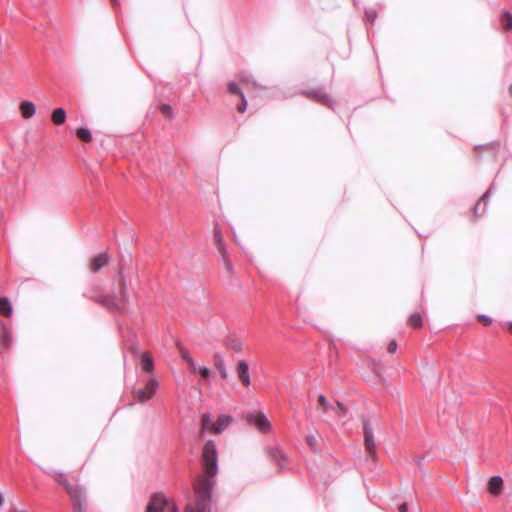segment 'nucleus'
<instances>
[{
    "label": "nucleus",
    "mask_w": 512,
    "mask_h": 512,
    "mask_svg": "<svg viewBox=\"0 0 512 512\" xmlns=\"http://www.w3.org/2000/svg\"><path fill=\"white\" fill-rule=\"evenodd\" d=\"M239 79L243 83H249L250 81V75L246 72H243L240 74Z\"/></svg>",
    "instance_id": "obj_37"
},
{
    "label": "nucleus",
    "mask_w": 512,
    "mask_h": 512,
    "mask_svg": "<svg viewBox=\"0 0 512 512\" xmlns=\"http://www.w3.org/2000/svg\"><path fill=\"white\" fill-rule=\"evenodd\" d=\"M501 24L505 30L512 29V15L509 12H504L501 16Z\"/></svg>",
    "instance_id": "obj_23"
},
{
    "label": "nucleus",
    "mask_w": 512,
    "mask_h": 512,
    "mask_svg": "<svg viewBox=\"0 0 512 512\" xmlns=\"http://www.w3.org/2000/svg\"><path fill=\"white\" fill-rule=\"evenodd\" d=\"M509 330L512 332V322L508 323Z\"/></svg>",
    "instance_id": "obj_43"
},
{
    "label": "nucleus",
    "mask_w": 512,
    "mask_h": 512,
    "mask_svg": "<svg viewBox=\"0 0 512 512\" xmlns=\"http://www.w3.org/2000/svg\"><path fill=\"white\" fill-rule=\"evenodd\" d=\"M54 480L62 485L69 494L75 512H85V494L81 487L73 485L69 482L67 476L62 471L50 470L46 471Z\"/></svg>",
    "instance_id": "obj_2"
},
{
    "label": "nucleus",
    "mask_w": 512,
    "mask_h": 512,
    "mask_svg": "<svg viewBox=\"0 0 512 512\" xmlns=\"http://www.w3.org/2000/svg\"><path fill=\"white\" fill-rule=\"evenodd\" d=\"M198 372L203 378H208L210 376V370L207 367H200Z\"/></svg>",
    "instance_id": "obj_34"
},
{
    "label": "nucleus",
    "mask_w": 512,
    "mask_h": 512,
    "mask_svg": "<svg viewBox=\"0 0 512 512\" xmlns=\"http://www.w3.org/2000/svg\"><path fill=\"white\" fill-rule=\"evenodd\" d=\"M51 120L55 125H62L66 120V111L63 108H57L52 112Z\"/></svg>",
    "instance_id": "obj_19"
},
{
    "label": "nucleus",
    "mask_w": 512,
    "mask_h": 512,
    "mask_svg": "<svg viewBox=\"0 0 512 512\" xmlns=\"http://www.w3.org/2000/svg\"><path fill=\"white\" fill-rule=\"evenodd\" d=\"M132 351H133L134 353H136V351H137L136 347H132Z\"/></svg>",
    "instance_id": "obj_45"
},
{
    "label": "nucleus",
    "mask_w": 512,
    "mask_h": 512,
    "mask_svg": "<svg viewBox=\"0 0 512 512\" xmlns=\"http://www.w3.org/2000/svg\"><path fill=\"white\" fill-rule=\"evenodd\" d=\"M366 17L371 23H374L376 19V12L374 10H367L366 11Z\"/></svg>",
    "instance_id": "obj_33"
},
{
    "label": "nucleus",
    "mask_w": 512,
    "mask_h": 512,
    "mask_svg": "<svg viewBox=\"0 0 512 512\" xmlns=\"http://www.w3.org/2000/svg\"><path fill=\"white\" fill-rule=\"evenodd\" d=\"M398 510H399V512H407V504H406V503H402V504L398 507Z\"/></svg>",
    "instance_id": "obj_39"
},
{
    "label": "nucleus",
    "mask_w": 512,
    "mask_h": 512,
    "mask_svg": "<svg viewBox=\"0 0 512 512\" xmlns=\"http://www.w3.org/2000/svg\"><path fill=\"white\" fill-rule=\"evenodd\" d=\"M13 312L11 302L8 298L3 297L0 299V313L3 316L9 317Z\"/></svg>",
    "instance_id": "obj_20"
},
{
    "label": "nucleus",
    "mask_w": 512,
    "mask_h": 512,
    "mask_svg": "<svg viewBox=\"0 0 512 512\" xmlns=\"http://www.w3.org/2000/svg\"><path fill=\"white\" fill-rule=\"evenodd\" d=\"M180 352H181V357L183 358V360H185L189 364L191 370L195 373L197 371V367H196V363L193 360V358L191 357V355L184 349H181Z\"/></svg>",
    "instance_id": "obj_24"
},
{
    "label": "nucleus",
    "mask_w": 512,
    "mask_h": 512,
    "mask_svg": "<svg viewBox=\"0 0 512 512\" xmlns=\"http://www.w3.org/2000/svg\"><path fill=\"white\" fill-rule=\"evenodd\" d=\"M267 453L269 457L273 461H275L280 467L284 466L286 455L282 449H280L279 447H269L267 448Z\"/></svg>",
    "instance_id": "obj_14"
},
{
    "label": "nucleus",
    "mask_w": 512,
    "mask_h": 512,
    "mask_svg": "<svg viewBox=\"0 0 512 512\" xmlns=\"http://www.w3.org/2000/svg\"><path fill=\"white\" fill-rule=\"evenodd\" d=\"M230 347L233 350L239 352V351L242 350L243 345H242V343L240 341H232V343L230 344Z\"/></svg>",
    "instance_id": "obj_32"
},
{
    "label": "nucleus",
    "mask_w": 512,
    "mask_h": 512,
    "mask_svg": "<svg viewBox=\"0 0 512 512\" xmlns=\"http://www.w3.org/2000/svg\"><path fill=\"white\" fill-rule=\"evenodd\" d=\"M10 512H28V511H25V510H17V509H12V510H10Z\"/></svg>",
    "instance_id": "obj_42"
},
{
    "label": "nucleus",
    "mask_w": 512,
    "mask_h": 512,
    "mask_svg": "<svg viewBox=\"0 0 512 512\" xmlns=\"http://www.w3.org/2000/svg\"><path fill=\"white\" fill-rule=\"evenodd\" d=\"M4 503V497L3 495L0 493V507L3 505Z\"/></svg>",
    "instance_id": "obj_40"
},
{
    "label": "nucleus",
    "mask_w": 512,
    "mask_h": 512,
    "mask_svg": "<svg viewBox=\"0 0 512 512\" xmlns=\"http://www.w3.org/2000/svg\"><path fill=\"white\" fill-rule=\"evenodd\" d=\"M120 276V294L121 297L117 298L116 295L111 294L104 297H97L95 301L110 311L120 310L122 306L127 302V284L123 270L119 271Z\"/></svg>",
    "instance_id": "obj_3"
},
{
    "label": "nucleus",
    "mask_w": 512,
    "mask_h": 512,
    "mask_svg": "<svg viewBox=\"0 0 512 512\" xmlns=\"http://www.w3.org/2000/svg\"><path fill=\"white\" fill-rule=\"evenodd\" d=\"M158 388V382L156 379H150L143 389H140L136 393V398L139 402H146L151 399Z\"/></svg>",
    "instance_id": "obj_7"
},
{
    "label": "nucleus",
    "mask_w": 512,
    "mask_h": 512,
    "mask_svg": "<svg viewBox=\"0 0 512 512\" xmlns=\"http://www.w3.org/2000/svg\"><path fill=\"white\" fill-rule=\"evenodd\" d=\"M77 136H78L81 140H83V141H85V142H90V141H91V139H92L91 132L89 131V129L84 128V127L79 128V129L77 130Z\"/></svg>",
    "instance_id": "obj_26"
},
{
    "label": "nucleus",
    "mask_w": 512,
    "mask_h": 512,
    "mask_svg": "<svg viewBox=\"0 0 512 512\" xmlns=\"http://www.w3.org/2000/svg\"><path fill=\"white\" fill-rule=\"evenodd\" d=\"M306 442L307 444L309 445V447L313 450L316 449V445H317V440H316V437L314 435H308L307 438H306Z\"/></svg>",
    "instance_id": "obj_30"
},
{
    "label": "nucleus",
    "mask_w": 512,
    "mask_h": 512,
    "mask_svg": "<svg viewBox=\"0 0 512 512\" xmlns=\"http://www.w3.org/2000/svg\"><path fill=\"white\" fill-rule=\"evenodd\" d=\"M11 336L10 333L6 329H2L0 335V342L3 346L9 347L11 344Z\"/></svg>",
    "instance_id": "obj_27"
},
{
    "label": "nucleus",
    "mask_w": 512,
    "mask_h": 512,
    "mask_svg": "<svg viewBox=\"0 0 512 512\" xmlns=\"http://www.w3.org/2000/svg\"><path fill=\"white\" fill-rule=\"evenodd\" d=\"M160 111L166 116L171 117L172 116V108L170 105L162 104L160 106Z\"/></svg>",
    "instance_id": "obj_29"
},
{
    "label": "nucleus",
    "mask_w": 512,
    "mask_h": 512,
    "mask_svg": "<svg viewBox=\"0 0 512 512\" xmlns=\"http://www.w3.org/2000/svg\"><path fill=\"white\" fill-rule=\"evenodd\" d=\"M111 2L113 3V5L115 6H118L119 5V0H111Z\"/></svg>",
    "instance_id": "obj_41"
},
{
    "label": "nucleus",
    "mask_w": 512,
    "mask_h": 512,
    "mask_svg": "<svg viewBox=\"0 0 512 512\" xmlns=\"http://www.w3.org/2000/svg\"><path fill=\"white\" fill-rule=\"evenodd\" d=\"M303 94L310 99H313L321 104H324L326 106H331V99L330 97L322 90V89H312V90H306L303 92Z\"/></svg>",
    "instance_id": "obj_9"
},
{
    "label": "nucleus",
    "mask_w": 512,
    "mask_h": 512,
    "mask_svg": "<svg viewBox=\"0 0 512 512\" xmlns=\"http://www.w3.org/2000/svg\"><path fill=\"white\" fill-rule=\"evenodd\" d=\"M165 508L168 509L167 512H178L177 506L175 504H170L169 502H168V506H166Z\"/></svg>",
    "instance_id": "obj_38"
},
{
    "label": "nucleus",
    "mask_w": 512,
    "mask_h": 512,
    "mask_svg": "<svg viewBox=\"0 0 512 512\" xmlns=\"http://www.w3.org/2000/svg\"><path fill=\"white\" fill-rule=\"evenodd\" d=\"M363 431H364V444L366 451L369 453V455L374 458L376 456L375 451V440H374V433L373 428L369 421H365L363 425Z\"/></svg>",
    "instance_id": "obj_6"
},
{
    "label": "nucleus",
    "mask_w": 512,
    "mask_h": 512,
    "mask_svg": "<svg viewBox=\"0 0 512 512\" xmlns=\"http://www.w3.org/2000/svg\"><path fill=\"white\" fill-rule=\"evenodd\" d=\"M237 376H238V379L240 380V382L244 386L248 387L250 385L251 380H250V375H249V367H248V364L244 360H241L238 362Z\"/></svg>",
    "instance_id": "obj_10"
},
{
    "label": "nucleus",
    "mask_w": 512,
    "mask_h": 512,
    "mask_svg": "<svg viewBox=\"0 0 512 512\" xmlns=\"http://www.w3.org/2000/svg\"><path fill=\"white\" fill-rule=\"evenodd\" d=\"M246 419L250 425L255 426L262 433H268L271 429V422L262 412L248 413Z\"/></svg>",
    "instance_id": "obj_5"
},
{
    "label": "nucleus",
    "mask_w": 512,
    "mask_h": 512,
    "mask_svg": "<svg viewBox=\"0 0 512 512\" xmlns=\"http://www.w3.org/2000/svg\"><path fill=\"white\" fill-rule=\"evenodd\" d=\"M213 238H214V243L217 246L219 253L222 255V257L225 261L226 267L228 269H230L231 264L228 260H226V251H225V247H224V242H223L221 232L218 228L214 229Z\"/></svg>",
    "instance_id": "obj_12"
},
{
    "label": "nucleus",
    "mask_w": 512,
    "mask_h": 512,
    "mask_svg": "<svg viewBox=\"0 0 512 512\" xmlns=\"http://www.w3.org/2000/svg\"><path fill=\"white\" fill-rule=\"evenodd\" d=\"M330 409H332V404L329 403L323 394H319L316 410L319 412L320 417L326 418V416L330 413Z\"/></svg>",
    "instance_id": "obj_13"
},
{
    "label": "nucleus",
    "mask_w": 512,
    "mask_h": 512,
    "mask_svg": "<svg viewBox=\"0 0 512 512\" xmlns=\"http://www.w3.org/2000/svg\"><path fill=\"white\" fill-rule=\"evenodd\" d=\"M109 262V256L107 252H103L95 256L90 263V270L92 273H97L101 268L106 266Z\"/></svg>",
    "instance_id": "obj_11"
},
{
    "label": "nucleus",
    "mask_w": 512,
    "mask_h": 512,
    "mask_svg": "<svg viewBox=\"0 0 512 512\" xmlns=\"http://www.w3.org/2000/svg\"><path fill=\"white\" fill-rule=\"evenodd\" d=\"M140 365L141 369L146 373H152L154 370L153 359L147 352L141 354Z\"/></svg>",
    "instance_id": "obj_17"
},
{
    "label": "nucleus",
    "mask_w": 512,
    "mask_h": 512,
    "mask_svg": "<svg viewBox=\"0 0 512 512\" xmlns=\"http://www.w3.org/2000/svg\"><path fill=\"white\" fill-rule=\"evenodd\" d=\"M232 420V417L229 415H220L216 422H213L211 415L204 413L201 417L202 430L220 434L231 424Z\"/></svg>",
    "instance_id": "obj_4"
},
{
    "label": "nucleus",
    "mask_w": 512,
    "mask_h": 512,
    "mask_svg": "<svg viewBox=\"0 0 512 512\" xmlns=\"http://www.w3.org/2000/svg\"><path fill=\"white\" fill-rule=\"evenodd\" d=\"M202 462L204 473L194 487L195 502L187 505L185 512H211V492L216 485L215 477L218 473L216 445L211 440L203 447Z\"/></svg>",
    "instance_id": "obj_1"
},
{
    "label": "nucleus",
    "mask_w": 512,
    "mask_h": 512,
    "mask_svg": "<svg viewBox=\"0 0 512 512\" xmlns=\"http://www.w3.org/2000/svg\"><path fill=\"white\" fill-rule=\"evenodd\" d=\"M241 104L238 106V111L243 113L245 112L246 108H247V101L245 99V96L244 94H241Z\"/></svg>",
    "instance_id": "obj_31"
},
{
    "label": "nucleus",
    "mask_w": 512,
    "mask_h": 512,
    "mask_svg": "<svg viewBox=\"0 0 512 512\" xmlns=\"http://www.w3.org/2000/svg\"><path fill=\"white\" fill-rule=\"evenodd\" d=\"M503 484V480L500 476H493L488 481V489L492 494L500 492Z\"/></svg>",
    "instance_id": "obj_18"
},
{
    "label": "nucleus",
    "mask_w": 512,
    "mask_h": 512,
    "mask_svg": "<svg viewBox=\"0 0 512 512\" xmlns=\"http://www.w3.org/2000/svg\"><path fill=\"white\" fill-rule=\"evenodd\" d=\"M493 188H494V185L492 184V185L489 187V189L486 191V193L481 197L480 201H479V202H477V203L475 204V206H474V214H475L476 216H478V215H479V214H478V210H479V208H480L481 203L483 202L484 206H486V204H487V199H488V197H489L490 193L492 192Z\"/></svg>",
    "instance_id": "obj_22"
},
{
    "label": "nucleus",
    "mask_w": 512,
    "mask_h": 512,
    "mask_svg": "<svg viewBox=\"0 0 512 512\" xmlns=\"http://www.w3.org/2000/svg\"><path fill=\"white\" fill-rule=\"evenodd\" d=\"M228 90H229V92H230V93H232V94H236V95H239L240 97H241V94H243V93L240 91V89H239L238 85H237L236 83H234V82H230V83L228 84Z\"/></svg>",
    "instance_id": "obj_28"
},
{
    "label": "nucleus",
    "mask_w": 512,
    "mask_h": 512,
    "mask_svg": "<svg viewBox=\"0 0 512 512\" xmlns=\"http://www.w3.org/2000/svg\"><path fill=\"white\" fill-rule=\"evenodd\" d=\"M478 318L484 325H489L492 322V319L486 315H479Z\"/></svg>",
    "instance_id": "obj_35"
},
{
    "label": "nucleus",
    "mask_w": 512,
    "mask_h": 512,
    "mask_svg": "<svg viewBox=\"0 0 512 512\" xmlns=\"http://www.w3.org/2000/svg\"><path fill=\"white\" fill-rule=\"evenodd\" d=\"M21 115L25 119L33 117L36 113V106L33 102L25 100L20 104Z\"/></svg>",
    "instance_id": "obj_16"
},
{
    "label": "nucleus",
    "mask_w": 512,
    "mask_h": 512,
    "mask_svg": "<svg viewBox=\"0 0 512 512\" xmlns=\"http://www.w3.org/2000/svg\"><path fill=\"white\" fill-rule=\"evenodd\" d=\"M214 358L217 370L220 372L222 378L226 379L228 374L222 356L219 353H216Z\"/></svg>",
    "instance_id": "obj_21"
},
{
    "label": "nucleus",
    "mask_w": 512,
    "mask_h": 512,
    "mask_svg": "<svg viewBox=\"0 0 512 512\" xmlns=\"http://www.w3.org/2000/svg\"><path fill=\"white\" fill-rule=\"evenodd\" d=\"M509 93H510V95H511V97H512V85H511V86H510V88H509Z\"/></svg>",
    "instance_id": "obj_44"
},
{
    "label": "nucleus",
    "mask_w": 512,
    "mask_h": 512,
    "mask_svg": "<svg viewBox=\"0 0 512 512\" xmlns=\"http://www.w3.org/2000/svg\"><path fill=\"white\" fill-rule=\"evenodd\" d=\"M168 506V499L162 494H154L145 512H162Z\"/></svg>",
    "instance_id": "obj_8"
},
{
    "label": "nucleus",
    "mask_w": 512,
    "mask_h": 512,
    "mask_svg": "<svg viewBox=\"0 0 512 512\" xmlns=\"http://www.w3.org/2000/svg\"><path fill=\"white\" fill-rule=\"evenodd\" d=\"M388 352L389 353H394L396 352L397 350V343L395 340H392L389 344H388Z\"/></svg>",
    "instance_id": "obj_36"
},
{
    "label": "nucleus",
    "mask_w": 512,
    "mask_h": 512,
    "mask_svg": "<svg viewBox=\"0 0 512 512\" xmlns=\"http://www.w3.org/2000/svg\"><path fill=\"white\" fill-rule=\"evenodd\" d=\"M408 324L412 327L419 328L422 326V317L419 313L412 314L408 319Z\"/></svg>",
    "instance_id": "obj_25"
},
{
    "label": "nucleus",
    "mask_w": 512,
    "mask_h": 512,
    "mask_svg": "<svg viewBox=\"0 0 512 512\" xmlns=\"http://www.w3.org/2000/svg\"><path fill=\"white\" fill-rule=\"evenodd\" d=\"M346 414V408L340 402H337L336 405H332V409H330V413L323 418L324 421H328L329 419L341 420L343 416Z\"/></svg>",
    "instance_id": "obj_15"
}]
</instances>
